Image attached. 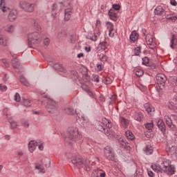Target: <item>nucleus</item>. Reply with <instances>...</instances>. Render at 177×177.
I'll list each match as a JSON object with an SVG mask.
<instances>
[{
    "label": "nucleus",
    "mask_w": 177,
    "mask_h": 177,
    "mask_svg": "<svg viewBox=\"0 0 177 177\" xmlns=\"http://www.w3.org/2000/svg\"><path fill=\"white\" fill-rule=\"evenodd\" d=\"M67 157L71 159L72 164H74L77 168H84L86 171L92 165H95L96 162H100V159L97 156H93L92 160L87 159L84 162L82 161L80 156L68 153Z\"/></svg>",
    "instance_id": "1"
},
{
    "label": "nucleus",
    "mask_w": 177,
    "mask_h": 177,
    "mask_svg": "<svg viewBox=\"0 0 177 177\" xmlns=\"http://www.w3.org/2000/svg\"><path fill=\"white\" fill-rule=\"evenodd\" d=\"M158 164L160 171L167 175H174L175 174V166L171 165V162L164 157L159 158Z\"/></svg>",
    "instance_id": "2"
},
{
    "label": "nucleus",
    "mask_w": 177,
    "mask_h": 177,
    "mask_svg": "<svg viewBox=\"0 0 177 177\" xmlns=\"http://www.w3.org/2000/svg\"><path fill=\"white\" fill-rule=\"evenodd\" d=\"M68 138L72 142H77L78 143L82 142V134L78 131L76 127H70L67 130Z\"/></svg>",
    "instance_id": "3"
},
{
    "label": "nucleus",
    "mask_w": 177,
    "mask_h": 177,
    "mask_svg": "<svg viewBox=\"0 0 177 177\" xmlns=\"http://www.w3.org/2000/svg\"><path fill=\"white\" fill-rule=\"evenodd\" d=\"M42 42V36L38 32H33L28 35V46L34 48L33 45H38Z\"/></svg>",
    "instance_id": "4"
},
{
    "label": "nucleus",
    "mask_w": 177,
    "mask_h": 177,
    "mask_svg": "<svg viewBox=\"0 0 177 177\" xmlns=\"http://www.w3.org/2000/svg\"><path fill=\"white\" fill-rule=\"evenodd\" d=\"M59 3L66 6L68 5V8H65L64 12V20L65 21H68L70 19H71V15H73V8H71V6L70 5V2L68 0H59Z\"/></svg>",
    "instance_id": "5"
},
{
    "label": "nucleus",
    "mask_w": 177,
    "mask_h": 177,
    "mask_svg": "<svg viewBox=\"0 0 177 177\" xmlns=\"http://www.w3.org/2000/svg\"><path fill=\"white\" fill-rule=\"evenodd\" d=\"M165 121L166 124L171 129H174L175 128V124H177V115H165Z\"/></svg>",
    "instance_id": "6"
},
{
    "label": "nucleus",
    "mask_w": 177,
    "mask_h": 177,
    "mask_svg": "<svg viewBox=\"0 0 177 177\" xmlns=\"http://www.w3.org/2000/svg\"><path fill=\"white\" fill-rule=\"evenodd\" d=\"M104 154L107 160L110 161H114L115 158V153H114V150L110 146H106L104 149Z\"/></svg>",
    "instance_id": "7"
},
{
    "label": "nucleus",
    "mask_w": 177,
    "mask_h": 177,
    "mask_svg": "<svg viewBox=\"0 0 177 177\" xmlns=\"http://www.w3.org/2000/svg\"><path fill=\"white\" fill-rule=\"evenodd\" d=\"M106 121V130L105 131L104 133L105 135L109 138V139H113V138H115V133L114 131H112L110 128H112L113 124H111V121L109 120L105 119Z\"/></svg>",
    "instance_id": "8"
},
{
    "label": "nucleus",
    "mask_w": 177,
    "mask_h": 177,
    "mask_svg": "<svg viewBox=\"0 0 177 177\" xmlns=\"http://www.w3.org/2000/svg\"><path fill=\"white\" fill-rule=\"evenodd\" d=\"M76 113V120L78 121V120H80V121H82V123L83 124V127H89L91 122H89V120L85 118V115H84V113H82V112H77V111H75Z\"/></svg>",
    "instance_id": "9"
},
{
    "label": "nucleus",
    "mask_w": 177,
    "mask_h": 177,
    "mask_svg": "<svg viewBox=\"0 0 177 177\" xmlns=\"http://www.w3.org/2000/svg\"><path fill=\"white\" fill-rule=\"evenodd\" d=\"M145 41L147 44L149 46L150 49H154L156 47V41H154V36L152 35L148 34L145 37Z\"/></svg>",
    "instance_id": "10"
},
{
    "label": "nucleus",
    "mask_w": 177,
    "mask_h": 177,
    "mask_svg": "<svg viewBox=\"0 0 177 177\" xmlns=\"http://www.w3.org/2000/svg\"><path fill=\"white\" fill-rule=\"evenodd\" d=\"M35 5L34 3H30L26 1H23L21 3V9H24L26 12H34V8Z\"/></svg>",
    "instance_id": "11"
},
{
    "label": "nucleus",
    "mask_w": 177,
    "mask_h": 177,
    "mask_svg": "<svg viewBox=\"0 0 177 177\" xmlns=\"http://www.w3.org/2000/svg\"><path fill=\"white\" fill-rule=\"evenodd\" d=\"M48 113H55L56 111V102L53 100H48L46 105Z\"/></svg>",
    "instance_id": "12"
},
{
    "label": "nucleus",
    "mask_w": 177,
    "mask_h": 177,
    "mask_svg": "<svg viewBox=\"0 0 177 177\" xmlns=\"http://www.w3.org/2000/svg\"><path fill=\"white\" fill-rule=\"evenodd\" d=\"M133 115V117L136 121H138V122H141V121H143V119L145 118V115L143 113L139 111H132L131 112Z\"/></svg>",
    "instance_id": "13"
},
{
    "label": "nucleus",
    "mask_w": 177,
    "mask_h": 177,
    "mask_svg": "<svg viewBox=\"0 0 177 177\" xmlns=\"http://www.w3.org/2000/svg\"><path fill=\"white\" fill-rule=\"evenodd\" d=\"M156 81L157 84H159V85H162V86H164L165 85V82H167V76L164 74L158 73L156 75Z\"/></svg>",
    "instance_id": "14"
},
{
    "label": "nucleus",
    "mask_w": 177,
    "mask_h": 177,
    "mask_svg": "<svg viewBox=\"0 0 177 177\" xmlns=\"http://www.w3.org/2000/svg\"><path fill=\"white\" fill-rule=\"evenodd\" d=\"M106 119L104 118V120H103V122H98L96 125V129H97V131L102 132V133H104L107 129L104 128V125L106 126V124H107V122H106Z\"/></svg>",
    "instance_id": "15"
},
{
    "label": "nucleus",
    "mask_w": 177,
    "mask_h": 177,
    "mask_svg": "<svg viewBox=\"0 0 177 177\" xmlns=\"http://www.w3.org/2000/svg\"><path fill=\"white\" fill-rule=\"evenodd\" d=\"M106 26L107 30H109V36L113 38V37H114V24L110 21H107Z\"/></svg>",
    "instance_id": "16"
},
{
    "label": "nucleus",
    "mask_w": 177,
    "mask_h": 177,
    "mask_svg": "<svg viewBox=\"0 0 177 177\" xmlns=\"http://www.w3.org/2000/svg\"><path fill=\"white\" fill-rule=\"evenodd\" d=\"M154 13L156 16H162V15H165L167 12H165V10L162 6H158L155 8Z\"/></svg>",
    "instance_id": "17"
},
{
    "label": "nucleus",
    "mask_w": 177,
    "mask_h": 177,
    "mask_svg": "<svg viewBox=\"0 0 177 177\" xmlns=\"http://www.w3.org/2000/svg\"><path fill=\"white\" fill-rule=\"evenodd\" d=\"M35 149H37V141H30L28 143V151L30 153H34V151H35Z\"/></svg>",
    "instance_id": "18"
},
{
    "label": "nucleus",
    "mask_w": 177,
    "mask_h": 177,
    "mask_svg": "<svg viewBox=\"0 0 177 177\" xmlns=\"http://www.w3.org/2000/svg\"><path fill=\"white\" fill-rule=\"evenodd\" d=\"M120 122L122 128L127 129L129 126V120L125 119L124 117H120Z\"/></svg>",
    "instance_id": "19"
},
{
    "label": "nucleus",
    "mask_w": 177,
    "mask_h": 177,
    "mask_svg": "<svg viewBox=\"0 0 177 177\" xmlns=\"http://www.w3.org/2000/svg\"><path fill=\"white\" fill-rule=\"evenodd\" d=\"M93 174L98 177H106V171L99 168L95 169Z\"/></svg>",
    "instance_id": "20"
},
{
    "label": "nucleus",
    "mask_w": 177,
    "mask_h": 177,
    "mask_svg": "<svg viewBox=\"0 0 177 177\" xmlns=\"http://www.w3.org/2000/svg\"><path fill=\"white\" fill-rule=\"evenodd\" d=\"M17 18V11L16 10H12L10 11L8 19L10 21H13L14 20H16Z\"/></svg>",
    "instance_id": "21"
},
{
    "label": "nucleus",
    "mask_w": 177,
    "mask_h": 177,
    "mask_svg": "<svg viewBox=\"0 0 177 177\" xmlns=\"http://www.w3.org/2000/svg\"><path fill=\"white\" fill-rule=\"evenodd\" d=\"M138 39H139V33L133 30L130 35V41H132V42H136Z\"/></svg>",
    "instance_id": "22"
},
{
    "label": "nucleus",
    "mask_w": 177,
    "mask_h": 177,
    "mask_svg": "<svg viewBox=\"0 0 177 177\" xmlns=\"http://www.w3.org/2000/svg\"><path fill=\"white\" fill-rule=\"evenodd\" d=\"M0 45H2L3 46H8V37L2 35V32H1V30H0Z\"/></svg>",
    "instance_id": "23"
},
{
    "label": "nucleus",
    "mask_w": 177,
    "mask_h": 177,
    "mask_svg": "<svg viewBox=\"0 0 177 177\" xmlns=\"http://www.w3.org/2000/svg\"><path fill=\"white\" fill-rule=\"evenodd\" d=\"M158 128L161 131V132H165L166 127H165V123L162 120H159L157 122Z\"/></svg>",
    "instance_id": "24"
},
{
    "label": "nucleus",
    "mask_w": 177,
    "mask_h": 177,
    "mask_svg": "<svg viewBox=\"0 0 177 177\" xmlns=\"http://www.w3.org/2000/svg\"><path fill=\"white\" fill-rule=\"evenodd\" d=\"M118 142H119V144L120 145L122 149H128V147H129V146L128 145H129L128 142L127 140H124V138H120L118 140Z\"/></svg>",
    "instance_id": "25"
},
{
    "label": "nucleus",
    "mask_w": 177,
    "mask_h": 177,
    "mask_svg": "<svg viewBox=\"0 0 177 177\" xmlns=\"http://www.w3.org/2000/svg\"><path fill=\"white\" fill-rule=\"evenodd\" d=\"M144 107H145L146 111L148 113V114H151V113H153L155 111L153 106L149 103L145 104Z\"/></svg>",
    "instance_id": "26"
},
{
    "label": "nucleus",
    "mask_w": 177,
    "mask_h": 177,
    "mask_svg": "<svg viewBox=\"0 0 177 177\" xmlns=\"http://www.w3.org/2000/svg\"><path fill=\"white\" fill-rule=\"evenodd\" d=\"M11 55L14 57V59L12 60V67H14V68H19V67H20V64L19 63V61H17V56L15 54H11Z\"/></svg>",
    "instance_id": "27"
},
{
    "label": "nucleus",
    "mask_w": 177,
    "mask_h": 177,
    "mask_svg": "<svg viewBox=\"0 0 177 177\" xmlns=\"http://www.w3.org/2000/svg\"><path fill=\"white\" fill-rule=\"evenodd\" d=\"M54 68L56 69L57 71H60L61 73H66L67 70L63 66V65L60 64H56L54 65Z\"/></svg>",
    "instance_id": "28"
},
{
    "label": "nucleus",
    "mask_w": 177,
    "mask_h": 177,
    "mask_svg": "<svg viewBox=\"0 0 177 177\" xmlns=\"http://www.w3.org/2000/svg\"><path fill=\"white\" fill-rule=\"evenodd\" d=\"M109 16L111 20H113V21H117V14L115 13L114 10H109Z\"/></svg>",
    "instance_id": "29"
},
{
    "label": "nucleus",
    "mask_w": 177,
    "mask_h": 177,
    "mask_svg": "<svg viewBox=\"0 0 177 177\" xmlns=\"http://www.w3.org/2000/svg\"><path fill=\"white\" fill-rule=\"evenodd\" d=\"M144 151L148 156L153 153V147L151 145H147L146 147L144 148Z\"/></svg>",
    "instance_id": "30"
},
{
    "label": "nucleus",
    "mask_w": 177,
    "mask_h": 177,
    "mask_svg": "<svg viewBox=\"0 0 177 177\" xmlns=\"http://www.w3.org/2000/svg\"><path fill=\"white\" fill-rule=\"evenodd\" d=\"M165 17L167 20H171L173 23H175L177 20V17L174 16V15L168 14V12H165Z\"/></svg>",
    "instance_id": "31"
},
{
    "label": "nucleus",
    "mask_w": 177,
    "mask_h": 177,
    "mask_svg": "<svg viewBox=\"0 0 177 177\" xmlns=\"http://www.w3.org/2000/svg\"><path fill=\"white\" fill-rule=\"evenodd\" d=\"M86 92L91 99H94L95 102H97V96H96V93L91 90H86Z\"/></svg>",
    "instance_id": "32"
},
{
    "label": "nucleus",
    "mask_w": 177,
    "mask_h": 177,
    "mask_svg": "<svg viewBox=\"0 0 177 177\" xmlns=\"http://www.w3.org/2000/svg\"><path fill=\"white\" fill-rule=\"evenodd\" d=\"M168 151L171 153L173 156H177V147L172 145L171 147H169Z\"/></svg>",
    "instance_id": "33"
},
{
    "label": "nucleus",
    "mask_w": 177,
    "mask_h": 177,
    "mask_svg": "<svg viewBox=\"0 0 177 177\" xmlns=\"http://www.w3.org/2000/svg\"><path fill=\"white\" fill-rule=\"evenodd\" d=\"M177 45V39L175 37V35H172L171 37V39L170 41V47L171 48V49H174L175 46H176Z\"/></svg>",
    "instance_id": "34"
},
{
    "label": "nucleus",
    "mask_w": 177,
    "mask_h": 177,
    "mask_svg": "<svg viewBox=\"0 0 177 177\" xmlns=\"http://www.w3.org/2000/svg\"><path fill=\"white\" fill-rule=\"evenodd\" d=\"M7 120H8V122H10L12 129L17 128V122L10 120H12V116L7 117Z\"/></svg>",
    "instance_id": "35"
},
{
    "label": "nucleus",
    "mask_w": 177,
    "mask_h": 177,
    "mask_svg": "<svg viewBox=\"0 0 177 177\" xmlns=\"http://www.w3.org/2000/svg\"><path fill=\"white\" fill-rule=\"evenodd\" d=\"M0 8L3 13H6L9 10V8L5 6V0L0 1Z\"/></svg>",
    "instance_id": "36"
},
{
    "label": "nucleus",
    "mask_w": 177,
    "mask_h": 177,
    "mask_svg": "<svg viewBox=\"0 0 177 177\" xmlns=\"http://www.w3.org/2000/svg\"><path fill=\"white\" fill-rule=\"evenodd\" d=\"M125 135H126V138L129 140H133V139H135V136H133V133H132V131L128 130L125 132Z\"/></svg>",
    "instance_id": "37"
},
{
    "label": "nucleus",
    "mask_w": 177,
    "mask_h": 177,
    "mask_svg": "<svg viewBox=\"0 0 177 177\" xmlns=\"http://www.w3.org/2000/svg\"><path fill=\"white\" fill-rule=\"evenodd\" d=\"M19 81L22 85H24L25 86H30V83L28 81H27V79L23 76L19 77Z\"/></svg>",
    "instance_id": "38"
},
{
    "label": "nucleus",
    "mask_w": 177,
    "mask_h": 177,
    "mask_svg": "<svg viewBox=\"0 0 177 177\" xmlns=\"http://www.w3.org/2000/svg\"><path fill=\"white\" fill-rule=\"evenodd\" d=\"M77 41V35L72 34L69 36L68 42L69 44H75Z\"/></svg>",
    "instance_id": "39"
},
{
    "label": "nucleus",
    "mask_w": 177,
    "mask_h": 177,
    "mask_svg": "<svg viewBox=\"0 0 177 177\" xmlns=\"http://www.w3.org/2000/svg\"><path fill=\"white\" fill-rule=\"evenodd\" d=\"M51 16L52 17H53V19H55L56 16H57V4H54L53 6Z\"/></svg>",
    "instance_id": "40"
},
{
    "label": "nucleus",
    "mask_w": 177,
    "mask_h": 177,
    "mask_svg": "<svg viewBox=\"0 0 177 177\" xmlns=\"http://www.w3.org/2000/svg\"><path fill=\"white\" fill-rule=\"evenodd\" d=\"M37 146L38 147L39 150L41 151H43L44 147H45V143L44 142L38 140H37Z\"/></svg>",
    "instance_id": "41"
},
{
    "label": "nucleus",
    "mask_w": 177,
    "mask_h": 177,
    "mask_svg": "<svg viewBox=\"0 0 177 177\" xmlns=\"http://www.w3.org/2000/svg\"><path fill=\"white\" fill-rule=\"evenodd\" d=\"M107 46H109V43H107V41H102L98 45V48H100L102 50H106V49H107Z\"/></svg>",
    "instance_id": "42"
},
{
    "label": "nucleus",
    "mask_w": 177,
    "mask_h": 177,
    "mask_svg": "<svg viewBox=\"0 0 177 177\" xmlns=\"http://www.w3.org/2000/svg\"><path fill=\"white\" fill-rule=\"evenodd\" d=\"M168 108L169 109V110H176L177 109V104L176 103L173 102H170L168 104Z\"/></svg>",
    "instance_id": "43"
},
{
    "label": "nucleus",
    "mask_w": 177,
    "mask_h": 177,
    "mask_svg": "<svg viewBox=\"0 0 177 177\" xmlns=\"http://www.w3.org/2000/svg\"><path fill=\"white\" fill-rule=\"evenodd\" d=\"M98 57H99L100 60H101L104 63L107 62V59H109L107 55H104L103 53L98 54Z\"/></svg>",
    "instance_id": "44"
},
{
    "label": "nucleus",
    "mask_w": 177,
    "mask_h": 177,
    "mask_svg": "<svg viewBox=\"0 0 177 177\" xmlns=\"http://www.w3.org/2000/svg\"><path fill=\"white\" fill-rule=\"evenodd\" d=\"M66 35L67 34L66 33V31L61 30L57 34V38L58 39H63Z\"/></svg>",
    "instance_id": "45"
},
{
    "label": "nucleus",
    "mask_w": 177,
    "mask_h": 177,
    "mask_svg": "<svg viewBox=\"0 0 177 177\" xmlns=\"http://www.w3.org/2000/svg\"><path fill=\"white\" fill-rule=\"evenodd\" d=\"M35 169H37L40 174H45V167L41 165H37L35 166Z\"/></svg>",
    "instance_id": "46"
},
{
    "label": "nucleus",
    "mask_w": 177,
    "mask_h": 177,
    "mask_svg": "<svg viewBox=\"0 0 177 177\" xmlns=\"http://www.w3.org/2000/svg\"><path fill=\"white\" fill-rule=\"evenodd\" d=\"M99 37H100V32H97V33L94 32L93 35L90 37V39H91V41H97V38H99Z\"/></svg>",
    "instance_id": "47"
},
{
    "label": "nucleus",
    "mask_w": 177,
    "mask_h": 177,
    "mask_svg": "<svg viewBox=\"0 0 177 177\" xmlns=\"http://www.w3.org/2000/svg\"><path fill=\"white\" fill-rule=\"evenodd\" d=\"M104 68V65L100 63L97 64L95 67V71H102V70H103Z\"/></svg>",
    "instance_id": "48"
},
{
    "label": "nucleus",
    "mask_w": 177,
    "mask_h": 177,
    "mask_svg": "<svg viewBox=\"0 0 177 177\" xmlns=\"http://www.w3.org/2000/svg\"><path fill=\"white\" fill-rule=\"evenodd\" d=\"M142 64L144 66H150V59H149V57H145L142 58Z\"/></svg>",
    "instance_id": "49"
},
{
    "label": "nucleus",
    "mask_w": 177,
    "mask_h": 177,
    "mask_svg": "<svg viewBox=\"0 0 177 177\" xmlns=\"http://www.w3.org/2000/svg\"><path fill=\"white\" fill-rule=\"evenodd\" d=\"M1 62L7 68L10 66V60L7 59H1Z\"/></svg>",
    "instance_id": "50"
},
{
    "label": "nucleus",
    "mask_w": 177,
    "mask_h": 177,
    "mask_svg": "<svg viewBox=\"0 0 177 177\" xmlns=\"http://www.w3.org/2000/svg\"><path fill=\"white\" fill-rule=\"evenodd\" d=\"M65 113H66V114H68L69 115H73V114L75 113V111H74V109L71 108H66L65 109Z\"/></svg>",
    "instance_id": "51"
},
{
    "label": "nucleus",
    "mask_w": 177,
    "mask_h": 177,
    "mask_svg": "<svg viewBox=\"0 0 177 177\" xmlns=\"http://www.w3.org/2000/svg\"><path fill=\"white\" fill-rule=\"evenodd\" d=\"M153 127H154V124H153V122L150 123H147L145 124V128L148 129V131H151V129H153Z\"/></svg>",
    "instance_id": "52"
},
{
    "label": "nucleus",
    "mask_w": 177,
    "mask_h": 177,
    "mask_svg": "<svg viewBox=\"0 0 177 177\" xmlns=\"http://www.w3.org/2000/svg\"><path fill=\"white\" fill-rule=\"evenodd\" d=\"M23 104L26 107H30V106H31V101L30 100H24L23 102Z\"/></svg>",
    "instance_id": "53"
},
{
    "label": "nucleus",
    "mask_w": 177,
    "mask_h": 177,
    "mask_svg": "<svg viewBox=\"0 0 177 177\" xmlns=\"http://www.w3.org/2000/svg\"><path fill=\"white\" fill-rule=\"evenodd\" d=\"M143 74H144V72H143V70L142 69H138L136 71V75H137V77H142Z\"/></svg>",
    "instance_id": "54"
},
{
    "label": "nucleus",
    "mask_w": 177,
    "mask_h": 177,
    "mask_svg": "<svg viewBox=\"0 0 177 177\" xmlns=\"http://www.w3.org/2000/svg\"><path fill=\"white\" fill-rule=\"evenodd\" d=\"M151 168L153 169V171H155V172H157V171H160V166H157V165H152L151 166Z\"/></svg>",
    "instance_id": "55"
},
{
    "label": "nucleus",
    "mask_w": 177,
    "mask_h": 177,
    "mask_svg": "<svg viewBox=\"0 0 177 177\" xmlns=\"http://www.w3.org/2000/svg\"><path fill=\"white\" fill-rule=\"evenodd\" d=\"M147 172L148 176H149V177H155L156 176V174L153 172V171H151L149 169H147Z\"/></svg>",
    "instance_id": "56"
},
{
    "label": "nucleus",
    "mask_w": 177,
    "mask_h": 177,
    "mask_svg": "<svg viewBox=\"0 0 177 177\" xmlns=\"http://www.w3.org/2000/svg\"><path fill=\"white\" fill-rule=\"evenodd\" d=\"M0 91H1V92H6V91H8V86L1 84H0Z\"/></svg>",
    "instance_id": "57"
},
{
    "label": "nucleus",
    "mask_w": 177,
    "mask_h": 177,
    "mask_svg": "<svg viewBox=\"0 0 177 177\" xmlns=\"http://www.w3.org/2000/svg\"><path fill=\"white\" fill-rule=\"evenodd\" d=\"M50 44V39L47 37L44 39V45H45V46H48V45H49Z\"/></svg>",
    "instance_id": "58"
},
{
    "label": "nucleus",
    "mask_w": 177,
    "mask_h": 177,
    "mask_svg": "<svg viewBox=\"0 0 177 177\" xmlns=\"http://www.w3.org/2000/svg\"><path fill=\"white\" fill-rule=\"evenodd\" d=\"M134 53L136 56H139V53H140V47H136L134 49Z\"/></svg>",
    "instance_id": "59"
},
{
    "label": "nucleus",
    "mask_w": 177,
    "mask_h": 177,
    "mask_svg": "<svg viewBox=\"0 0 177 177\" xmlns=\"http://www.w3.org/2000/svg\"><path fill=\"white\" fill-rule=\"evenodd\" d=\"M15 154L17 158H20V157H22L24 154L23 151H17V152H15Z\"/></svg>",
    "instance_id": "60"
},
{
    "label": "nucleus",
    "mask_w": 177,
    "mask_h": 177,
    "mask_svg": "<svg viewBox=\"0 0 177 177\" xmlns=\"http://www.w3.org/2000/svg\"><path fill=\"white\" fill-rule=\"evenodd\" d=\"M20 100H21L20 94H19V93H15V102H19Z\"/></svg>",
    "instance_id": "61"
},
{
    "label": "nucleus",
    "mask_w": 177,
    "mask_h": 177,
    "mask_svg": "<svg viewBox=\"0 0 177 177\" xmlns=\"http://www.w3.org/2000/svg\"><path fill=\"white\" fill-rule=\"evenodd\" d=\"M95 26L97 28H100V27L102 26V22L100 21V19L96 20Z\"/></svg>",
    "instance_id": "62"
},
{
    "label": "nucleus",
    "mask_w": 177,
    "mask_h": 177,
    "mask_svg": "<svg viewBox=\"0 0 177 177\" xmlns=\"http://www.w3.org/2000/svg\"><path fill=\"white\" fill-rule=\"evenodd\" d=\"M21 124L24 125V127H26V128H28L30 127V124H28V122L27 120H21Z\"/></svg>",
    "instance_id": "63"
},
{
    "label": "nucleus",
    "mask_w": 177,
    "mask_h": 177,
    "mask_svg": "<svg viewBox=\"0 0 177 177\" xmlns=\"http://www.w3.org/2000/svg\"><path fill=\"white\" fill-rule=\"evenodd\" d=\"M121 6L119 4H113V8L114 10H120Z\"/></svg>",
    "instance_id": "64"
}]
</instances>
